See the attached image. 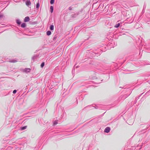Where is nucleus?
<instances>
[{"label": "nucleus", "instance_id": "1", "mask_svg": "<svg viewBox=\"0 0 150 150\" xmlns=\"http://www.w3.org/2000/svg\"><path fill=\"white\" fill-rule=\"evenodd\" d=\"M110 130V128L109 127H106L104 130V132L106 133H108Z\"/></svg>", "mask_w": 150, "mask_h": 150}, {"label": "nucleus", "instance_id": "2", "mask_svg": "<svg viewBox=\"0 0 150 150\" xmlns=\"http://www.w3.org/2000/svg\"><path fill=\"white\" fill-rule=\"evenodd\" d=\"M26 4L28 6H29L31 4V2L29 0H27L26 2Z\"/></svg>", "mask_w": 150, "mask_h": 150}, {"label": "nucleus", "instance_id": "3", "mask_svg": "<svg viewBox=\"0 0 150 150\" xmlns=\"http://www.w3.org/2000/svg\"><path fill=\"white\" fill-rule=\"evenodd\" d=\"M30 71V69L29 68H25L24 69V71L25 72H29Z\"/></svg>", "mask_w": 150, "mask_h": 150}, {"label": "nucleus", "instance_id": "4", "mask_svg": "<svg viewBox=\"0 0 150 150\" xmlns=\"http://www.w3.org/2000/svg\"><path fill=\"white\" fill-rule=\"evenodd\" d=\"M30 20V18L28 16H27L25 17L24 19V21L25 22H27L29 21Z\"/></svg>", "mask_w": 150, "mask_h": 150}, {"label": "nucleus", "instance_id": "5", "mask_svg": "<svg viewBox=\"0 0 150 150\" xmlns=\"http://www.w3.org/2000/svg\"><path fill=\"white\" fill-rule=\"evenodd\" d=\"M25 26H26V24L25 23H23L21 25V27L22 28H24L25 27Z\"/></svg>", "mask_w": 150, "mask_h": 150}, {"label": "nucleus", "instance_id": "6", "mask_svg": "<svg viewBox=\"0 0 150 150\" xmlns=\"http://www.w3.org/2000/svg\"><path fill=\"white\" fill-rule=\"evenodd\" d=\"M50 29L51 30H52L54 29V26L53 25H51L50 27Z\"/></svg>", "mask_w": 150, "mask_h": 150}, {"label": "nucleus", "instance_id": "7", "mask_svg": "<svg viewBox=\"0 0 150 150\" xmlns=\"http://www.w3.org/2000/svg\"><path fill=\"white\" fill-rule=\"evenodd\" d=\"M51 32L50 31H48L47 32V34L48 35H49L51 34Z\"/></svg>", "mask_w": 150, "mask_h": 150}, {"label": "nucleus", "instance_id": "8", "mask_svg": "<svg viewBox=\"0 0 150 150\" xmlns=\"http://www.w3.org/2000/svg\"><path fill=\"white\" fill-rule=\"evenodd\" d=\"M50 11L51 13H52L53 11V8L52 6H51L50 7Z\"/></svg>", "mask_w": 150, "mask_h": 150}, {"label": "nucleus", "instance_id": "9", "mask_svg": "<svg viewBox=\"0 0 150 150\" xmlns=\"http://www.w3.org/2000/svg\"><path fill=\"white\" fill-rule=\"evenodd\" d=\"M120 25V24L118 23L115 25V27L116 28H118Z\"/></svg>", "mask_w": 150, "mask_h": 150}, {"label": "nucleus", "instance_id": "10", "mask_svg": "<svg viewBox=\"0 0 150 150\" xmlns=\"http://www.w3.org/2000/svg\"><path fill=\"white\" fill-rule=\"evenodd\" d=\"M16 22L19 25H20L21 23V22L19 20H16Z\"/></svg>", "mask_w": 150, "mask_h": 150}, {"label": "nucleus", "instance_id": "11", "mask_svg": "<svg viewBox=\"0 0 150 150\" xmlns=\"http://www.w3.org/2000/svg\"><path fill=\"white\" fill-rule=\"evenodd\" d=\"M17 61L15 60H10L9 62H12V63H15L16 62H17Z\"/></svg>", "mask_w": 150, "mask_h": 150}, {"label": "nucleus", "instance_id": "12", "mask_svg": "<svg viewBox=\"0 0 150 150\" xmlns=\"http://www.w3.org/2000/svg\"><path fill=\"white\" fill-rule=\"evenodd\" d=\"M40 7V4L38 2L37 3L36 5V8H38Z\"/></svg>", "mask_w": 150, "mask_h": 150}, {"label": "nucleus", "instance_id": "13", "mask_svg": "<svg viewBox=\"0 0 150 150\" xmlns=\"http://www.w3.org/2000/svg\"><path fill=\"white\" fill-rule=\"evenodd\" d=\"M27 128V126H25L24 127H23L21 128V130H23L25 129H26Z\"/></svg>", "mask_w": 150, "mask_h": 150}, {"label": "nucleus", "instance_id": "14", "mask_svg": "<svg viewBox=\"0 0 150 150\" xmlns=\"http://www.w3.org/2000/svg\"><path fill=\"white\" fill-rule=\"evenodd\" d=\"M54 0H51L50 2V4H53L54 3Z\"/></svg>", "mask_w": 150, "mask_h": 150}, {"label": "nucleus", "instance_id": "15", "mask_svg": "<svg viewBox=\"0 0 150 150\" xmlns=\"http://www.w3.org/2000/svg\"><path fill=\"white\" fill-rule=\"evenodd\" d=\"M44 65H45V64H44V62H42L41 64V67H44Z\"/></svg>", "mask_w": 150, "mask_h": 150}, {"label": "nucleus", "instance_id": "16", "mask_svg": "<svg viewBox=\"0 0 150 150\" xmlns=\"http://www.w3.org/2000/svg\"><path fill=\"white\" fill-rule=\"evenodd\" d=\"M57 124V121H55L54 122L53 125H55Z\"/></svg>", "mask_w": 150, "mask_h": 150}, {"label": "nucleus", "instance_id": "17", "mask_svg": "<svg viewBox=\"0 0 150 150\" xmlns=\"http://www.w3.org/2000/svg\"><path fill=\"white\" fill-rule=\"evenodd\" d=\"M16 91H17L16 90H14L13 91V94H15L16 92Z\"/></svg>", "mask_w": 150, "mask_h": 150}, {"label": "nucleus", "instance_id": "18", "mask_svg": "<svg viewBox=\"0 0 150 150\" xmlns=\"http://www.w3.org/2000/svg\"><path fill=\"white\" fill-rule=\"evenodd\" d=\"M3 15L2 14H0V19L3 17Z\"/></svg>", "mask_w": 150, "mask_h": 150}, {"label": "nucleus", "instance_id": "19", "mask_svg": "<svg viewBox=\"0 0 150 150\" xmlns=\"http://www.w3.org/2000/svg\"><path fill=\"white\" fill-rule=\"evenodd\" d=\"M34 58V57H33V58H32V59H33Z\"/></svg>", "mask_w": 150, "mask_h": 150}]
</instances>
